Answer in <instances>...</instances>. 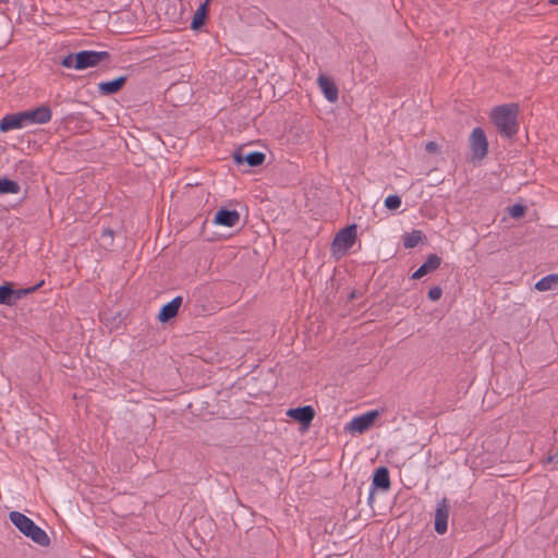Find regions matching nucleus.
<instances>
[{
  "label": "nucleus",
  "instance_id": "obj_1",
  "mask_svg": "<svg viewBox=\"0 0 558 558\" xmlns=\"http://www.w3.org/2000/svg\"><path fill=\"white\" fill-rule=\"evenodd\" d=\"M519 106L517 104L500 105L494 108L492 121L501 136L512 138L519 130Z\"/></svg>",
  "mask_w": 558,
  "mask_h": 558
},
{
  "label": "nucleus",
  "instance_id": "obj_2",
  "mask_svg": "<svg viewBox=\"0 0 558 558\" xmlns=\"http://www.w3.org/2000/svg\"><path fill=\"white\" fill-rule=\"evenodd\" d=\"M9 519L23 535L31 538L34 543L43 547L49 546L50 539L47 533L24 513L11 511Z\"/></svg>",
  "mask_w": 558,
  "mask_h": 558
},
{
  "label": "nucleus",
  "instance_id": "obj_3",
  "mask_svg": "<svg viewBox=\"0 0 558 558\" xmlns=\"http://www.w3.org/2000/svg\"><path fill=\"white\" fill-rule=\"evenodd\" d=\"M356 225H349L338 231L331 243V254L336 257H342L355 244Z\"/></svg>",
  "mask_w": 558,
  "mask_h": 558
},
{
  "label": "nucleus",
  "instance_id": "obj_4",
  "mask_svg": "<svg viewBox=\"0 0 558 558\" xmlns=\"http://www.w3.org/2000/svg\"><path fill=\"white\" fill-rule=\"evenodd\" d=\"M43 284L44 280L33 287L16 290L11 283L5 282L0 286V304L12 306L23 296L37 291Z\"/></svg>",
  "mask_w": 558,
  "mask_h": 558
},
{
  "label": "nucleus",
  "instance_id": "obj_5",
  "mask_svg": "<svg viewBox=\"0 0 558 558\" xmlns=\"http://www.w3.org/2000/svg\"><path fill=\"white\" fill-rule=\"evenodd\" d=\"M77 70H85L99 65L101 62L110 61L108 51L82 50L77 52Z\"/></svg>",
  "mask_w": 558,
  "mask_h": 558
},
{
  "label": "nucleus",
  "instance_id": "obj_6",
  "mask_svg": "<svg viewBox=\"0 0 558 558\" xmlns=\"http://www.w3.org/2000/svg\"><path fill=\"white\" fill-rule=\"evenodd\" d=\"M266 155L262 151H245L240 147L233 153V161L240 166L246 163L250 167H258L264 163Z\"/></svg>",
  "mask_w": 558,
  "mask_h": 558
},
{
  "label": "nucleus",
  "instance_id": "obj_7",
  "mask_svg": "<svg viewBox=\"0 0 558 558\" xmlns=\"http://www.w3.org/2000/svg\"><path fill=\"white\" fill-rule=\"evenodd\" d=\"M470 146L473 156L478 159H483L488 151V142L485 132L481 128H475L470 136Z\"/></svg>",
  "mask_w": 558,
  "mask_h": 558
},
{
  "label": "nucleus",
  "instance_id": "obj_8",
  "mask_svg": "<svg viewBox=\"0 0 558 558\" xmlns=\"http://www.w3.org/2000/svg\"><path fill=\"white\" fill-rule=\"evenodd\" d=\"M25 125L45 124L51 120V109L47 105H41L33 110L21 111Z\"/></svg>",
  "mask_w": 558,
  "mask_h": 558
},
{
  "label": "nucleus",
  "instance_id": "obj_9",
  "mask_svg": "<svg viewBox=\"0 0 558 558\" xmlns=\"http://www.w3.org/2000/svg\"><path fill=\"white\" fill-rule=\"evenodd\" d=\"M390 486L391 482L388 468H377L373 474L372 488L369 492L368 501L372 502L375 490L387 492L390 489Z\"/></svg>",
  "mask_w": 558,
  "mask_h": 558
},
{
  "label": "nucleus",
  "instance_id": "obj_10",
  "mask_svg": "<svg viewBox=\"0 0 558 558\" xmlns=\"http://www.w3.org/2000/svg\"><path fill=\"white\" fill-rule=\"evenodd\" d=\"M377 416L378 411L376 410L366 412L351 420V422L345 426V429L353 433L363 434L372 427Z\"/></svg>",
  "mask_w": 558,
  "mask_h": 558
},
{
  "label": "nucleus",
  "instance_id": "obj_11",
  "mask_svg": "<svg viewBox=\"0 0 558 558\" xmlns=\"http://www.w3.org/2000/svg\"><path fill=\"white\" fill-rule=\"evenodd\" d=\"M450 511V502L447 498H442L435 510V531L438 534H445L448 529V518Z\"/></svg>",
  "mask_w": 558,
  "mask_h": 558
},
{
  "label": "nucleus",
  "instance_id": "obj_12",
  "mask_svg": "<svg viewBox=\"0 0 558 558\" xmlns=\"http://www.w3.org/2000/svg\"><path fill=\"white\" fill-rule=\"evenodd\" d=\"M287 415L307 428L315 417V410L312 405H303L289 409Z\"/></svg>",
  "mask_w": 558,
  "mask_h": 558
},
{
  "label": "nucleus",
  "instance_id": "obj_13",
  "mask_svg": "<svg viewBox=\"0 0 558 558\" xmlns=\"http://www.w3.org/2000/svg\"><path fill=\"white\" fill-rule=\"evenodd\" d=\"M182 303L183 298L181 295H178L173 298L170 302L163 304L157 315L158 320L165 324L177 317Z\"/></svg>",
  "mask_w": 558,
  "mask_h": 558
},
{
  "label": "nucleus",
  "instance_id": "obj_14",
  "mask_svg": "<svg viewBox=\"0 0 558 558\" xmlns=\"http://www.w3.org/2000/svg\"><path fill=\"white\" fill-rule=\"evenodd\" d=\"M240 220V214L235 209L220 208L215 215L214 223L223 227H234Z\"/></svg>",
  "mask_w": 558,
  "mask_h": 558
},
{
  "label": "nucleus",
  "instance_id": "obj_15",
  "mask_svg": "<svg viewBox=\"0 0 558 558\" xmlns=\"http://www.w3.org/2000/svg\"><path fill=\"white\" fill-rule=\"evenodd\" d=\"M128 81L126 75H121L114 80L101 82L98 84V93L102 96H111L120 92Z\"/></svg>",
  "mask_w": 558,
  "mask_h": 558
},
{
  "label": "nucleus",
  "instance_id": "obj_16",
  "mask_svg": "<svg viewBox=\"0 0 558 558\" xmlns=\"http://www.w3.org/2000/svg\"><path fill=\"white\" fill-rule=\"evenodd\" d=\"M317 82L322 93L324 94L327 100H329L330 102H335L338 100L339 90L335 82L330 77L320 74L317 78Z\"/></svg>",
  "mask_w": 558,
  "mask_h": 558
},
{
  "label": "nucleus",
  "instance_id": "obj_17",
  "mask_svg": "<svg viewBox=\"0 0 558 558\" xmlns=\"http://www.w3.org/2000/svg\"><path fill=\"white\" fill-rule=\"evenodd\" d=\"M26 126L22 112L11 113L4 116L0 120V132L5 133L12 130H17Z\"/></svg>",
  "mask_w": 558,
  "mask_h": 558
},
{
  "label": "nucleus",
  "instance_id": "obj_18",
  "mask_svg": "<svg viewBox=\"0 0 558 558\" xmlns=\"http://www.w3.org/2000/svg\"><path fill=\"white\" fill-rule=\"evenodd\" d=\"M441 258L436 254H429L426 260L413 272L412 279H421L427 274L439 268Z\"/></svg>",
  "mask_w": 558,
  "mask_h": 558
},
{
  "label": "nucleus",
  "instance_id": "obj_19",
  "mask_svg": "<svg viewBox=\"0 0 558 558\" xmlns=\"http://www.w3.org/2000/svg\"><path fill=\"white\" fill-rule=\"evenodd\" d=\"M535 289L538 291H549L558 289V274H550L543 277L535 283Z\"/></svg>",
  "mask_w": 558,
  "mask_h": 558
},
{
  "label": "nucleus",
  "instance_id": "obj_20",
  "mask_svg": "<svg viewBox=\"0 0 558 558\" xmlns=\"http://www.w3.org/2000/svg\"><path fill=\"white\" fill-rule=\"evenodd\" d=\"M208 9L207 3H203L198 7L191 22V28L197 31L202 28L207 20Z\"/></svg>",
  "mask_w": 558,
  "mask_h": 558
},
{
  "label": "nucleus",
  "instance_id": "obj_21",
  "mask_svg": "<svg viewBox=\"0 0 558 558\" xmlns=\"http://www.w3.org/2000/svg\"><path fill=\"white\" fill-rule=\"evenodd\" d=\"M21 191L20 184L7 177L0 178V195L17 194Z\"/></svg>",
  "mask_w": 558,
  "mask_h": 558
},
{
  "label": "nucleus",
  "instance_id": "obj_22",
  "mask_svg": "<svg viewBox=\"0 0 558 558\" xmlns=\"http://www.w3.org/2000/svg\"><path fill=\"white\" fill-rule=\"evenodd\" d=\"M422 241V231L413 230L410 233H405L403 236V246L405 248H413Z\"/></svg>",
  "mask_w": 558,
  "mask_h": 558
},
{
  "label": "nucleus",
  "instance_id": "obj_23",
  "mask_svg": "<svg viewBox=\"0 0 558 558\" xmlns=\"http://www.w3.org/2000/svg\"><path fill=\"white\" fill-rule=\"evenodd\" d=\"M114 239V232L110 228H104L99 236V241L105 248L112 246Z\"/></svg>",
  "mask_w": 558,
  "mask_h": 558
},
{
  "label": "nucleus",
  "instance_id": "obj_24",
  "mask_svg": "<svg viewBox=\"0 0 558 558\" xmlns=\"http://www.w3.org/2000/svg\"><path fill=\"white\" fill-rule=\"evenodd\" d=\"M77 52L75 53H69L62 60L60 61V64L68 69H75L77 70Z\"/></svg>",
  "mask_w": 558,
  "mask_h": 558
},
{
  "label": "nucleus",
  "instance_id": "obj_25",
  "mask_svg": "<svg viewBox=\"0 0 558 558\" xmlns=\"http://www.w3.org/2000/svg\"><path fill=\"white\" fill-rule=\"evenodd\" d=\"M526 206L521 204H514L508 208V213L512 218H522L526 213Z\"/></svg>",
  "mask_w": 558,
  "mask_h": 558
},
{
  "label": "nucleus",
  "instance_id": "obj_26",
  "mask_svg": "<svg viewBox=\"0 0 558 558\" xmlns=\"http://www.w3.org/2000/svg\"><path fill=\"white\" fill-rule=\"evenodd\" d=\"M401 206V197L399 195H389L385 199V207L389 210H396Z\"/></svg>",
  "mask_w": 558,
  "mask_h": 558
},
{
  "label": "nucleus",
  "instance_id": "obj_27",
  "mask_svg": "<svg viewBox=\"0 0 558 558\" xmlns=\"http://www.w3.org/2000/svg\"><path fill=\"white\" fill-rule=\"evenodd\" d=\"M441 294H442V290L440 287L438 286H435V287H432L429 290H428V293H427V298L430 300V301H438L440 298H441Z\"/></svg>",
  "mask_w": 558,
  "mask_h": 558
},
{
  "label": "nucleus",
  "instance_id": "obj_28",
  "mask_svg": "<svg viewBox=\"0 0 558 558\" xmlns=\"http://www.w3.org/2000/svg\"><path fill=\"white\" fill-rule=\"evenodd\" d=\"M438 148L439 146L436 142L430 141L425 144V150L427 153L435 154L438 151Z\"/></svg>",
  "mask_w": 558,
  "mask_h": 558
},
{
  "label": "nucleus",
  "instance_id": "obj_29",
  "mask_svg": "<svg viewBox=\"0 0 558 558\" xmlns=\"http://www.w3.org/2000/svg\"><path fill=\"white\" fill-rule=\"evenodd\" d=\"M548 3L551 5H558V0H548Z\"/></svg>",
  "mask_w": 558,
  "mask_h": 558
},
{
  "label": "nucleus",
  "instance_id": "obj_30",
  "mask_svg": "<svg viewBox=\"0 0 558 558\" xmlns=\"http://www.w3.org/2000/svg\"><path fill=\"white\" fill-rule=\"evenodd\" d=\"M554 459H555V457H548L547 461H548V462H553V461H554Z\"/></svg>",
  "mask_w": 558,
  "mask_h": 558
}]
</instances>
